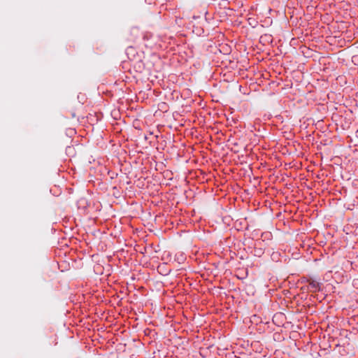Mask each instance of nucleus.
<instances>
[{"label": "nucleus", "mask_w": 358, "mask_h": 358, "mask_svg": "<svg viewBox=\"0 0 358 358\" xmlns=\"http://www.w3.org/2000/svg\"><path fill=\"white\" fill-rule=\"evenodd\" d=\"M307 282H308V289L310 292H316L321 290V287L322 285V283L313 280L312 278L308 279Z\"/></svg>", "instance_id": "1"}, {"label": "nucleus", "mask_w": 358, "mask_h": 358, "mask_svg": "<svg viewBox=\"0 0 358 358\" xmlns=\"http://www.w3.org/2000/svg\"><path fill=\"white\" fill-rule=\"evenodd\" d=\"M152 35L151 34L145 33V34H143V38L144 40H148L152 37Z\"/></svg>", "instance_id": "2"}, {"label": "nucleus", "mask_w": 358, "mask_h": 358, "mask_svg": "<svg viewBox=\"0 0 358 358\" xmlns=\"http://www.w3.org/2000/svg\"><path fill=\"white\" fill-rule=\"evenodd\" d=\"M257 252V255L259 256L260 254L262 253V251H261V250H259Z\"/></svg>", "instance_id": "3"}]
</instances>
